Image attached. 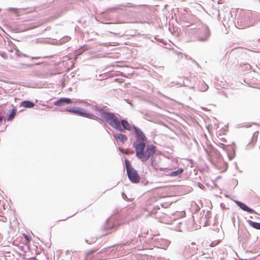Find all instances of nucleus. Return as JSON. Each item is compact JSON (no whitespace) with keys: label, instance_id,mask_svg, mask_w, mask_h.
<instances>
[{"label":"nucleus","instance_id":"26","mask_svg":"<svg viewBox=\"0 0 260 260\" xmlns=\"http://www.w3.org/2000/svg\"><path fill=\"white\" fill-rule=\"evenodd\" d=\"M86 243H87L88 244H90V243H89V242H88V240H86Z\"/></svg>","mask_w":260,"mask_h":260},{"label":"nucleus","instance_id":"14","mask_svg":"<svg viewBox=\"0 0 260 260\" xmlns=\"http://www.w3.org/2000/svg\"><path fill=\"white\" fill-rule=\"evenodd\" d=\"M238 24H239V25L240 27H241L243 28L248 27L249 26V24H248V23H244V22L243 21L242 18L238 19Z\"/></svg>","mask_w":260,"mask_h":260},{"label":"nucleus","instance_id":"17","mask_svg":"<svg viewBox=\"0 0 260 260\" xmlns=\"http://www.w3.org/2000/svg\"><path fill=\"white\" fill-rule=\"evenodd\" d=\"M124 161H125V167H126V172L127 171V170H128V169L133 168L131 166V163L129 162L128 160H127V159H125Z\"/></svg>","mask_w":260,"mask_h":260},{"label":"nucleus","instance_id":"2","mask_svg":"<svg viewBox=\"0 0 260 260\" xmlns=\"http://www.w3.org/2000/svg\"><path fill=\"white\" fill-rule=\"evenodd\" d=\"M101 117L112 127L120 132L131 130L132 126L126 119L120 121L113 113L105 111Z\"/></svg>","mask_w":260,"mask_h":260},{"label":"nucleus","instance_id":"10","mask_svg":"<svg viewBox=\"0 0 260 260\" xmlns=\"http://www.w3.org/2000/svg\"><path fill=\"white\" fill-rule=\"evenodd\" d=\"M35 103L30 101H23L21 103V106L25 108H31L35 106Z\"/></svg>","mask_w":260,"mask_h":260},{"label":"nucleus","instance_id":"27","mask_svg":"<svg viewBox=\"0 0 260 260\" xmlns=\"http://www.w3.org/2000/svg\"><path fill=\"white\" fill-rule=\"evenodd\" d=\"M241 260H248L247 259H241Z\"/></svg>","mask_w":260,"mask_h":260},{"label":"nucleus","instance_id":"6","mask_svg":"<svg viewBox=\"0 0 260 260\" xmlns=\"http://www.w3.org/2000/svg\"><path fill=\"white\" fill-rule=\"evenodd\" d=\"M75 114L80 116H82V117H86V118H90V119H94L95 118V117H96L94 114L88 112L87 110H86L82 108L78 107H76V109L75 111Z\"/></svg>","mask_w":260,"mask_h":260},{"label":"nucleus","instance_id":"4","mask_svg":"<svg viewBox=\"0 0 260 260\" xmlns=\"http://www.w3.org/2000/svg\"><path fill=\"white\" fill-rule=\"evenodd\" d=\"M85 105L87 107H88L89 110L94 112L96 115L101 117L103 115V113L105 112L103 108L101 106L98 105V104L94 102L91 103L86 102Z\"/></svg>","mask_w":260,"mask_h":260},{"label":"nucleus","instance_id":"24","mask_svg":"<svg viewBox=\"0 0 260 260\" xmlns=\"http://www.w3.org/2000/svg\"><path fill=\"white\" fill-rule=\"evenodd\" d=\"M23 56L26 57H28V56L26 54H23Z\"/></svg>","mask_w":260,"mask_h":260},{"label":"nucleus","instance_id":"25","mask_svg":"<svg viewBox=\"0 0 260 260\" xmlns=\"http://www.w3.org/2000/svg\"><path fill=\"white\" fill-rule=\"evenodd\" d=\"M250 145V144H248V145H247L246 149H248V146H249V145Z\"/></svg>","mask_w":260,"mask_h":260},{"label":"nucleus","instance_id":"16","mask_svg":"<svg viewBox=\"0 0 260 260\" xmlns=\"http://www.w3.org/2000/svg\"><path fill=\"white\" fill-rule=\"evenodd\" d=\"M71 39V38L69 36H64V37L62 38L60 40V43H64L66 42H67L69 41Z\"/></svg>","mask_w":260,"mask_h":260},{"label":"nucleus","instance_id":"1","mask_svg":"<svg viewBox=\"0 0 260 260\" xmlns=\"http://www.w3.org/2000/svg\"><path fill=\"white\" fill-rule=\"evenodd\" d=\"M136 141L133 144L135 148L136 155L142 162H146L153 157L155 153V147L152 145L146 146L147 138L144 133L135 125L133 126Z\"/></svg>","mask_w":260,"mask_h":260},{"label":"nucleus","instance_id":"11","mask_svg":"<svg viewBox=\"0 0 260 260\" xmlns=\"http://www.w3.org/2000/svg\"><path fill=\"white\" fill-rule=\"evenodd\" d=\"M248 223L252 228L257 230H260V223L252 221L251 220H248Z\"/></svg>","mask_w":260,"mask_h":260},{"label":"nucleus","instance_id":"13","mask_svg":"<svg viewBox=\"0 0 260 260\" xmlns=\"http://www.w3.org/2000/svg\"><path fill=\"white\" fill-rule=\"evenodd\" d=\"M183 172V169L182 168H179L177 170L171 172V175L172 176H177L182 174Z\"/></svg>","mask_w":260,"mask_h":260},{"label":"nucleus","instance_id":"18","mask_svg":"<svg viewBox=\"0 0 260 260\" xmlns=\"http://www.w3.org/2000/svg\"><path fill=\"white\" fill-rule=\"evenodd\" d=\"M96 251V249H92V250H89L87 253H86V256L88 257L90 255L92 254V253H94L95 251Z\"/></svg>","mask_w":260,"mask_h":260},{"label":"nucleus","instance_id":"20","mask_svg":"<svg viewBox=\"0 0 260 260\" xmlns=\"http://www.w3.org/2000/svg\"><path fill=\"white\" fill-rule=\"evenodd\" d=\"M204 86L203 88L202 89V91H204L207 90L208 86L207 84H206L205 83H204Z\"/></svg>","mask_w":260,"mask_h":260},{"label":"nucleus","instance_id":"9","mask_svg":"<svg viewBox=\"0 0 260 260\" xmlns=\"http://www.w3.org/2000/svg\"><path fill=\"white\" fill-rule=\"evenodd\" d=\"M114 137L122 143H124V142L127 140V137L125 135L121 133H116L114 135Z\"/></svg>","mask_w":260,"mask_h":260},{"label":"nucleus","instance_id":"19","mask_svg":"<svg viewBox=\"0 0 260 260\" xmlns=\"http://www.w3.org/2000/svg\"><path fill=\"white\" fill-rule=\"evenodd\" d=\"M227 146H228V145H225V144H223V143H220V144H219V146L220 148H222V149H223V150H226L225 149V147H226Z\"/></svg>","mask_w":260,"mask_h":260},{"label":"nucleus","instance_id":"12","mask_svg":"<svg viewBox=\"0 0 260 260\" xmlns=\"http://www.w3.org/2000/svg\"><path fill=\"white\" fill-rule=\"evenodd\" d=\"M16 109L15 108L12 109L9 114L8 120H12L15 116L16 114Z\"/></svg>","mask_w":260,"mask_h":260},{"label":"nucleus","instance_id":"21","mask_svg":"<svg viewBox=\"0 0 260 260\" xmlns=\"http://www.w3.org/2000/svg\"><path fill=\"white\" fill-rule=\"evenodd\" d=\"M1 56L4 58H6L7 57V54L5 53H1Z\"/></svg>","mask_w":260,"mask_h":260},{"label":"nucleus","instance_id":"7","mask_svg":"<svg viewBox=\"0 0 260 260\" xmlns=\"http://www.w3.org/2000/svg\"><path fill=\"white\" fill-rule=\"evenodd\" d=\"M71 99L67 98H61L59 100L55 101L54 105L56 106H63L66 104H70L72 103Z\"/></svg>","mask_w":260,"mask_h":260},{"label":"nucleus","instance_id":"22","mask_svg":"<svg viewBox=\"0 0 260 260\" xmlns=\"http://www.w3.org/2000/svg\"><path fill=\"white\" fill-rule=\"evenodd\" d=\"M246 65V69H250V66L249 64H245Z\"/></svg>","mask_w":260,"mask_h":260},{"label":"nucleus","instance_id":"5","mask_svg":"<svg viewBox=\"0 0 260 260\" xmlns=\"http://www.w3.org/2000/svg\"><path fill=\"white\" fill-rule=\"evenodd\" d=\"M129 180L134 183H137L140 181V176L137 171L134 169H130L126 172Z\"/></svg>","mask_w":260,"mask_h":260},{"label":"nucleus","instance_id":"3","mask_svg":"<svg viewBox=\"0 0 260 260\" xmlns=\"http://www.w3.org/2000/svg\"><path fill=\"white\" fill-rule=\"evenodd\" d=\"M210 36V31L208 26L203 25L198 29L197 38L200 42L207 41Z\"/></svg>","mask_w":260,"mask_h":260},{"label":"nucleus","instance_id":"23","mask_svg":"<svg viewBox=\"0 0 260 260\" xmlns=\"http://www.w3.org/2000/svg\"><path fill=\"white\" fill-rule=\"evenodd\" d=\"M40 57L39 56H35V57H31V59H39L40 58Z\"/></svg>","mask_w":260,"mask_h":260},{"label":"nucleus","instance_id":"15","mask_svg":"<svg viewBox=\"0 0 260 260\" xmlns=\"http://www.w3.org/2000/svg\"><path fill=\"white\" fill-rule=\"evenodd\" d=\"M77 107H68L66 109V111L71 113L75 114V111Z\"/></svg>","mask_w":260,"mask_h":260},{"label":"nucleus","instance_id":"8","mask_svg":"<svg viewBox=\"0 0 260 260\" xmlns=\"http://www.w3.org/2000/svg\"><path fill=\"white\" fill-rule=\"evenodd\" d=\"M235 203H236L237 205L242 210L246 211L249 213H255L253 209L250 208L244 203L239 201H235Z\"/></svg>","mask_w":260,"mask_h":260}]
</instances>
